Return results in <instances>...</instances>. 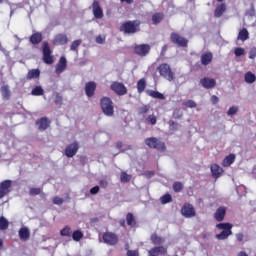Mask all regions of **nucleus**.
<instances>
[{"instance_id": "f257e3e1", "label": "nucleus", "mask_w": 256, "mask_h": 256, "mask_svg": "<svg viewBox=\"0 0 256 256\" xmlns=\"http://www.w3.org/2000/svg\"><path fill=\"white\" fill-rule=\"evenodd\" d=\"M141 21L133 20L126 21L120 26V31L126 35H134V33H139L141 31Z\"/></svg>"}, {"instance_id": "f03ea898", "label": "nucleus", "mask_w": 256, "mask_h": 256, "mask_svg": "<svg viewBox=\"0 0 256 256\" xmlns=\"http://www.w3.org/2000/svg\"><path fill=\"white\" fill-rule=\"evenodd\" d=\"M216 228L222 230L221 233L216 234L218 241H225V239H229L233 235V224L229 222L219 223L216 225Z\"/></svg>"}, {"instance_id": "7ed1b4c3", "label": "nucleus", "mask_w": 256, "mask_h": 256, "mask_svg": "<svg viewBox=\"0 0 256 256\" xmlns=\"http://www.w3.org/2000/svg\"><path fill=\"white\" fill-rule=\"evenodd\" d=\"M100 107L106 117H113L115 115V106H113V100L104 96L100 99Z\"/></svg>"}, {"instance_id": "20e7f679", "label": "nucleus", "mask_w": 256, "mask_h": 256, "mask_svg": "<svg viewBox=\"0 0 256 256\" xmlns=\"http://www.w3.org/2000/svg\"><path fill=\"white\" fill-rule=\"evenodd\" d=\"M145 145L150 149H156V151H160L161 153H165L167 151V146L165 142L159 140L157 137H149L145 139Z\"/></svg>"}, {"instance_id": "39448f33", "label": "nucleus", "mask_w": 256, "mask_h": 256, "mask_svg": "<svg viewBox=\"0 0 256 256\" xmlns=\"http://www.w3.org/2000/svg\"><path fill=\"white\" fill-rule=\"evenodd\" d=\"M157 71L160 77L166 79V81H174L175 80V73L171 69V66L167 63H162L157 67Z\"/></svg>"}, {"instance_id": "423d86ee", "label": "nucleus", "mask_w": 256, "mask_h": 256, "mask_svg": "<svg viewBox=\"0 0 256 256\" xmlns=\"http://www.w3.org/2000/svg\"><path fill=\"white\" fill-rule=\"evenodd\" d=\"M53 51H51V47L49 46V42H43L42 45V61L46 65H53L55 63V58L51 55Z\"/></svg>"}, {"instance_id": "0eeeda50", "label": "nucleus", "mask_w": 256, "mask_h": 256, "mask_svg": "<svg viewBox=\"0 0 256 256\" xmlns=\"http://www.w3.org/2000/svg\"><path fill=\"white\" fill-rule=\"evenodd\" d=\"M170 41L173 43V45H177V47H187V45H189V40H187L185 37H182L177 32H172L170 34Z\"/></svg>"}, {"instance_id": "6e6552de", "label": "nucleus", "mask_w": 256, "mask_h": 256, "mask_svg": "<svg viewBox=\"0 0 256 256\" xmlns=\"http://www.w3.org/2000/svg\"><path fill=\"white\" fill-rule=\"evenodd\" d=\"M111 91L115 93L116 95H119L120 97H123V95H127V87L124 86L123 83L114 81L110 85Z\"/></svg>"}, {"instance_id": "1a4fd4ad", "label": "nucleus", "mask_w": 256, "mask_h": 256, "mask_svg": "<svg viewBox=\"0 0 256 256\" xmlns=\"http://www.w3.org/2000/svg\"><path fill=\"white\" fill-rule=\"evenodd\" d=\"M102 239L106 245L115 246L119 243V236L113 232H105Z\"/></svg>"}, {"instance_id": "9d476101", "label": "nucleus", "mask_w": 256, "mask_h": 256, "mask_svg": "<svg viewBox=\"0 0 256 256\" xmlns=\"http://www.w3.org/2000/svg\"><path fill=\"white\" fill-rule=\"evenodd\" d=\"M134 53L138 57H147L151 53V45L149 44H139L134 46Z\"/></svg>"}, {"instance_id": "9b49d317", "label": "nucleus", "mask_w": 256, "mask_h": 256, "mask_svg": "<svg viewBox=\"0 0 256 256\" xmlns=\"http://www.w3.org/2000/svg\"><path fill=\"white\" fill-rule=\"evenodd\" d=\"M181 213L183 217H186V219H191V217H195L197 213L195 212V207H193L190 203H185L181 208Z\"/></svg>"}, {"instance_id": "f8f14e48", "label": "nucleus", "mask_w": 256, "mask_h": 256, "mask_svg": "<svg viewBox=\"0 0 256 256\" xmlns=\"http://www.w3.org/2000/svg\"><path fill=\"white\" fill-rule=\"evenodd\" d=\"M36 127L38 128V131H47L49 127H51V121L47 117H41L35 122Z\"/></svg>"}, {"instance_id": "ddd939ff", "label": "nucleus", "mask_w": 256, "mask_h": 256, "mask_svg": "<svg viewBox=\"0 0 256 256\" xmlns=\"http://www.w3.org/2000/svg\"><path fill=\"white\" fill-rule=\"evenodd\" d=\"M13 185V181L11 180H4L0 183V199L9 195L11 191V186Z\"/></svg>"}, {"instance_id": "4468645a", "label": "nucleus", "mask_w": 256, "mask_h": 256, "mask_svg": "<svg viewBox=\"0 0 256 256\" xmlns=\"http://www.w3.org/2000/svg\"><path fill=\"white\" fill-rule=\"evenodd\" d=\"M79 151V142L74 141L65 148V155L68 158L75 157Z\"/></svg>"}, {"instance_id": "2eb2a0df", "label": "nucleus", "mask_w": 256, "mask_h": 256, "mask_svg": "<svg viewBox=\"0 0 256 256\" xmlns=\"http://www.w3.org/2000/svg\"><path fill=\"white\" fill-rule=\"evenodd\" d=\"M52 43L55 46L67 45V43H69V37H67V34L63 33L56 34L52 40Z\"/></svg>"}, {"instance_id": "dca6fc26", "label": "nucleus", "mask_w": 256, "mask_h": 256, "mask_svg": "<svg viewBox=\"0 0 256 256\" xmlns=\"http://www.w3.org/2000/svg\"><path fill=\"white\" fill-rule=\"evenodd\" d=\"M92 11L95 19H103V8H101V4H99L98 0H94L92 3Z\"/></svg>"}, {"instance_id": "f3484780", "label": "nucleus", "mask_w": 256, "mask_h": 256, "mask_svg": "<svg viewBox=\"0 0 256 256\" xmlns=\"http://www.w3.org/2000/svg\"><path fill=\"white\" fill-rule=\"evenodd\" d=\"M200 85H202L204 89H214V87L217 86V81L214 78L204 77L200 79Z\"/></svg>"}, {"instance_id": "a211bd4d", "label": "nucleus", "mask_w": 256, "mask_h": 256, "mask_svg": "<svg viewBox=\"0 0 256 256\" xmlns=\"http://www.w3.org/2000/svg\"><path fill=\"white\" fill-rule=\"evenodd\" d=\"M159 255H167V248L164 246H156L151 248L148 251V256H159Z\"/></svg>"}, {"instance_id": "6ab92c4d", "label": "nucleus", "mask_w": 256, "mask_h": 256, "mask_svg": "<svg viewBox=\"0 0 256 256\" xmlns=\"http://www.w3.org/2000/svg\"><path fill=\"white\" fill-rule=\"evenodd\" d=\"M95 91H97V83L90 81L85 85V93L86 97H93L95 95Z\"/></svg>"}, {"instance_id": "aec40b11", "label": "nucleus", "mask_w": 256, "mask_h": 256, "mask_svg": "<svg viewBox=\"0 0 256 256\" xmlns=\"http://www.w3.org/2000/svg\"><path fill=\"white\" fill-rule=\"evenodd\" d=\"M225 215H227V208L225 206H220L214 213V219L221 223V221L225 219Z\"/></svg>"}, {"instance_id": "412c9836", "label": "nucleus", "mask_w": 256, "mask_h": 256, "mask_svg": "<svg viewBox=\"0 0 256 256\" xmlns=\"http://www.w3.org/2000/svg\"><path fill=\"white\" fill-rule=\"evenodd\" d=\"M67 69V58L65 57H60L58 63L56 64L55 71L57 75H61L63 71Z\"/></svg>"}, {"instance_id": "4be33fe9", "label": "nucleus", "mask_w": 256, "mask_h": 256, "mask_svg": "<svg viewBox=\"0 0 256 256\" xmlns=\"http://www.w3.org/2000/svg\"><path fill=\"white\" fill-rule=\"evenodd\" d=\"M210 171L214 179H219V177L223 175V168H221V166L215 163L210 166Z\"/></svg>"}, {"instance_id": "5701e85b", "label": "nucleus", "mask_w": 256, "mask_h": 256, "mask_svg": "<svg viewBox=\"0 0 256 256\" xmlns=\"http://www.w3.org/2000/svg\"><path fill=\"white\" fill-rule=\"evenodd\" d=\"M201 65L207 66L213 63V53L212 52H205L201 55L200 58Z\"/></svg>"}, {"instance_id": "b1692460", "label": "nucleus", "mask_w": 256, "mask_h": 256, "mask_svg": "<svg viewBox=\"0 0 256 256\" xmlns=\"http://www.w3.org/2000/svg\"><path fill=\"white\" fill-rule=\"evenodd\" d=\"M29 41L32 45H39V43H41V41H43V33H41V32L33 33L30 36Z\"/></svg>"}, {"instance_id": "393cba45", "label": "nucleus", "mask_w": 256, "mask_h": 256, "mask_svg": "<svg viewBox=\"0 0 256 256\" xmlns=\"http://www.w3.org/2000/svg\"><path fill=\"white\" fill-rule=\"evenodd\" d=\"M0 93L4 101H9V99H11V89L9 88V85L1 86Z\"/></svg>"}, {"instance_id": "a878e982", "label": "nucleus", "mask_w": 256, "mask_h": 256, "mask_svg": "<svg viewBox=\"0 0 256 256\" xmlns=\"http://www.w3.org/2000/svg\"><path fill=\"white\" fill-rule=\"evenodd\" d=\"M225 11H227V5L225 3L217 5L214 10V17H223V13H225Z\"/></svg>"}, {"instance_id": "bb28decb", "label": "nucleus", "mask_w": 256, "mask_h": 256, "mask_svg": "<svg viewBox=\"0 0 256 256\" xmlns=\"http://www.w3.org/2000/svg\"><path fill=\"white\" fill-rule=\"evenodd\" d=\"M19 238L21 241H29V237H31V233L29 232V228L27 227H22L19 230Z\"/></svg>"}, {"instance_id": "cd10ccee", "label": "nucleus", "mask_w": 256, "mask_h": 256, "mask_svg": "<svg viewBox=\"0 0 256 256\" xmlns=\"http://www.w3.org/2000/svg\"><path fill=\"white\" fill-rule=\"evenodd\" d=\"M41 76V71L39 69H31L28 71L26 75V79L31 81V79H39Z\"/></svg>"}, {"instance_id": "c85d7f7f", "label": "nucleus", "mask_w": 256, "mask_h": 256, "mask_svg": "<svg viewBox=\"0 0 256 256\" xmlns=\"http://www.w3.org/2000/svg\"><path fill=\"white\" fill-rule=\"evenodd\" d=\"M126 223L128 227H131L132 229L134 227H137V220L135 219V216L133 215V213L129 212L126 215Z\"/></svg>"}, {"instance_id": "c756f323", "label": "nucleus", "mask_w": 256, "mask_h": 256, "mask_svg": "<svg viewBox=\"0 0 256 256\" xmlns=\"http://www.w3.org/2000/svg\"><path fill=\"white\" fill-rule=\"evenodd\" d=\"M235 163V154H229L222 161V167H231Z\"/></svg>"}, {"instance_id": "7c9ffc66", "label": "nucleus", "mask_w": 256, "mask_h": 256, "mask_svg": "<svg viewBox=\"0 0 256 256\" xmlns=\"http://www.w3.org/2000/svg\"><path fill=\"white\" fill-rule=\"evenodd\" d=\"M150 241L154 244V245H163V243H165V238L157 235V234H152L150 237Z\"/></svg>"}, {"instance_id": "2f4dec72", "label": "nucleus", "mask_w": 256, "mask_h": 256, "mask_svg": "<svg viewBox=\"0 0 256 256\" xmlns=\"http://www.w3.org/2000/svg\"><path fill=\"white\" fill-rule=\"evenodd\" d=\"M237 39L239 41H247V39H249V31H247L246 28H243L240 30Z\"/></svg>"}, {"instance_id": "473e14b6", "label": "nucleus", "mask_w": 256, "mask_h": 256, "mask_svg": "<svg viewBox=\"0 0 256 256\" xmlns=\"http://www.w3.org/2000/svg\"><path fill=\"white\" fill-rule=\"evenodd\" d=\"M144 123H146V125H157V116H155V114L149 115L144 118Z\"/></svg>"}, {"instance_id": "72a5a7b5", "label": "nucleus", "mask_w": 256, "mask_h": 256, "mask_svg": "<svg viewBox=\"0 0 256 256\" xmlns=\"http://www.w3.org/2000/svg\"><path fill=\"white\" fill-rule=\"evenodd\" d=\"M148 95H149V97H152L153 99H161V100L165 99V95H163L161 92L155 91V90H150L148 92Z\"/></svg>"}, {"instance_id": "f704fd0d", "label": "nucleus", "mask_w": 256, "mask_h": 256, "mask_svg": "<svg viewBox=\"0 0 256 256\" xmlns=\"http://www.w3.org/2000/svg\"><path fill=\"white\" fill-rule=\"evenodd\" d=\"M165 15H163V13H155L152 16V23L154 25H159V23L162 21V19H164Z\"/></svg>"}, {"instance_id": "c9c22d12", "label": "nucleus", "mask_w": 256, "mask_h": 256, "mask_svg": "<svg viewBox=\"0 0 256 256\" xmlns=\"http://www.w3.org/2000/svg\"><path fill=\"white\" fill-rule=\"evenodd\" d=\"M73 231L69 225H66L63 229L60 230L61 237H71Z\"/></svg>"}, {"instance_id": "e433bc0d", "label": "nucleus", "mask_w": 256, "mask_h": 256, "mask_svg": "<svg viewBox=\"0 0 256 256\" xmlns=\"http://www.w3.org/2000/svg\"><path fill=\"white\" fill-rule=\"evenodd\" d=\"M246 83L252 84L256 81V76L253 72H247L244 76Z\"/></svg>"}, {"instance_id": "4c0bfd02", "label": "nucleus", "mask_w": 256, "mask_h": 256, "mask_svg": "<svg viewBox=\"0 0 256 256\" xmlns=\"http://www.w3.org/2000/svg\"><path fill=\"white\" fill-rule=\"evenodd\" d=\"M44 93H45V90H43V87L41 86H36L31 91V95H34V97H39L41 95H44Z\"/></svg>"}, {"instance_id": "58836bf2", "label": "nucleus", "mask_w": 256, "mask_h": 256, "mask_svg": "<svg viewBox=\"0 0 256 256\" xmlns=\"http://www.w3.org/2000/svg\"><path fill=\"white\" fill-rule=\"evenodd\" d=\"M6 229H9V220H7V218L1 216L0 217V231H5Z\"/></svg>"}, {"instance_id": "ea45409f", "label": "nucleus", "mask_w": 256, "mask_h": 256, "mask_svg": "<svg viewBox=\"0 0 256 256\" xmlns=\"http://www.w3.org/2000/svg\"><path fill=\"white\" fill-rule=\"evenodd\" d=\"M145 87H147V83L145 82V78H142L137 82L138 93H143V91H145Z\"/></svg>"}, {"instance_id": "a19ab883", "label": "nucleus", "mask_w": 256, "mask_h": 256, "mask_svg": "<svg viewBox=\"0 0 256 256\" xmlns=\"http://www.w3.org/2000/svg\"><path fill=\"white\" fill-rule=\"evenodd\" d=\"M149 109H151L149 105H142L137 109V114L140 116L147 115V113H149Z\"/></svg>"}, {"instance_id": "79ce46f5", "label": "nucleus", "mask_w": 256, "mask_h": 256, "mask_svg": "<svg viewBox=\"0 0 256 256\" xmlns=\"http://www.w3.org/2000/svg\"><path fill=\"white\" fill-rule=\"evenodd\" d=\"M235 237H236L237 243H240L241 245L247 242V237L245 236V234H243V232L236 233Z\"/></svg>"}, {"instance_id": "37998d69", "label": "nucleus", "mask_w": 256, "mask_h": 256, "mask_svg": "<svg viewBox=\"0 0 256 256\" xmlns=\"http://www.w3.org/2000/svg\"><path fill=\"white\" fill-rule=\"evenodd\" d=\"M73 241L79 242L83 237V232L81 230H75L71 234Z\"/></svg>"}, {"instance_id": "c03bdc74", "label": "nucleus", "mask_w": 256, "mask_h": 256, "mask_svg": "<svg viewBox=\"0 0 256 256\" xmlns=\"http://www.w3.org/2000/svg\"><path fill=\"white\" fill-rule=\"evenodd\" d=\"M120 181L121 183H129L131 181V175L127 174V172H121Z\"/></svg>"}, {"instance_id": "a18cd8bd", "label": "nucleus", "mask_w": 256, "mask_h": 256, "mask_svg": "<svg viewBox=\"0 0 256 256\" xmlns=\"http://www.w3.org/2000/svg\"><path fill=\"white\" fill-rule=\"evenodd\" d=\"M82 41L81 40H75L72 42L71 46H70V51H75L76 53H78V49L79 46L81 45Z\"/></svg>"}, {"instance_id": "49530a36", "label": "nucleus", "mask_w": 256, "mask_h": 256, "mask_svg": "<svg viewBox=\"0 0 256 256\" xmlns=\"http://www.w3.org/2000/svg\"><path fill=\"white\" fill-rule=\"evenodd\" d=\"M162 205H167V203H171L173 201V198L171 197V194H165L160 199Z\"/></svg>"}, {"instance_id": "de8ad7c7", "label": "nucleus", "mask_w": 256, "mask_h": 256, "mask_svg": "<svg viewBox=\"0 0 256 256\" xmlns=\"http://www.w3.org/2000/svg\"><path fill=\"white\" fill-rule=\"evenodd\" d=\"M183 107H188V109H195L197 107V103L193 100H187L182 103Z\"/></svg>"}, {"instance_id": "09e8293b", "label": "nucleus", "mask_w": 256, "mask_h": 256, "mask_svg": "<svg viewBox=\"0 0 256 256\" xmlns=\"http://www.w3.org/2000/svg\"><path fill=\"white\" fill-rule=\"evenodd\" d=\"M173 190L175 193H181L183 191V184L181 182H175L173 184Z\"/></svg>"}, {"instance_id": "8fccbe9b", "label": "nucleus", "mask_w": 256, "mask_h": 256, "mask_svg": "<svg viewBox=\"0 0 256 256\" xmlns=\"http://www.w3.org/2000/svg\"><path fill=\"white\" fill-rule=\"evenodd\" d=\"M29 195L35 197V195H41V188H30Z\"/></svg>"}, {"instance_id": "3c124183", "label": "nucleus", "mask_w": 256, "mask_h": 256, "mask_svg": "<svg viewBox=\"0 0 256 256\" xmlns=\"http://www.w3.org/2000/svg\"><path fill=\"white\" fill-rule=\"evenodd\" d=\"M168 125L170 131H177V127H179V124L173 120H169Z\"/></svg>"}, {"instance_id": "603ef678", "label": "nucleus", "mask_w": 256, "mask_h": 256, "mask_svg": "<svg viewBox=\"0 0 256 256\" xmlns=\"http://www.w3.org/2000/svg\"><path fill=\"white\" fill-rule=\"evenodd\" d=\"M234 55L236 57H241V56L245 55V49L241 48V47L236 48L234 51Z\"/></svg>"}, {"instance_id": "864d4df0", "label": "nucleus", "mask_w": 256, "mask_h": 256, "mask_svg": "<svg viewBox=\"0 0 256 256\" xmlns=\"http://www.w3.org/2000/svg\"><path fill=\"white\" fill-rule=\"evenodd\" d=\"M172 117L173 119H181V117H183V112H181L179 109H176L174 110Z\"/></svg>"}, {"instance_id": "5fc2aeb1", "label": "nucleus", "mask_w": 256, "mask_h": 256, "mask_svg": "<svg viewBox=\"0 0 256 256\" xmlns=\"http://www.w3.org/2000/svg\"><path fill=\"white\" fill-rule=\"evenodd\" d=\"M237 111H239V107L237 106H232L229 108L227 111V115H237Z\"/></svg>"}, {"instance_id": "6e6d98bb", "label": "nucleus", "mask_w": 256, "mask_h": 256, "mask_svg": "<svg viewBox=\"0 0 256 256\" xmlns=\"http://www.w3.org/2000/svg\"><path fill=\"white\" fill-rule=\"evenodd\" d=\"M53 204L54 205H63V198H60L59 196L54 197Z\"/></svg>"}, {"instance_id": "4d7b16f0", "label": "nucleus", "mask_w": 256, "mask_h": 256, "mask_svg": "<svg viewBox=\"0 0 256 256\" xmlns=\"http://www.w3.org/2000/svg\"><path fill=\"white\" fill-rule=\"evenodd\" d=\"M99 185L102 189H107V187H109V182L107 180H100Z\"/></svg>"}, {"instance_id": "13d9d810", "label": "nucleus", "mask_w": 256, "mask_h": 256, "mask_svg": "<svg viewBox=\"0 0 256 256\" xmlns=\"http://www.w3.org/2000/svg\"><path fill=\"white\" fill-rule=\"evenodd\" d=\"M99 186H94L90 189V195H97L99 193Z\"/></svg>"}, {"instance_id": "bf43d9fd", "label": "nucleus", "mask_w": 256, "mask_h": 256, "mask_svg": "<svg viewBox=\"0 0 256 256\" xmlns=\"http://www.w3.org/2000/svg\"><path fill=\"white\" fill-rule=\"evenodd\" d=\"M96 43H98L99 45H103V43H105V38L101 35L97 36Z\"/></svg>"}, {"instance_id": "052dcab7", "label": "nucleus", "mask_w": 256, "mask_h": 256, "mask_svg": "<svg viewBox=\"0 0 256 256\" xmlns=\"http://www.w3.org/2000/svg\"><path fill=\"white\" fill-rule=\"evenodd\" d=\"M0 51L3 53L6 57H9V51L3 47V44L0 42Z\"/></svg>"}, {"instance_id": "680f3d73", "label": "nucleus", "mask_w": 256, "mask_h": 256, "mask_svg": "<svg viewBox=\"0 0 256 256\" xmlns=\"http://www.w3.org/2000/svg\"><path fill=\"white\" fill-rule=\"evenodd\" d=\"M127 256H139V251L137 250H128Z\"/></svg>"}, {"instance_id": "e2e57ef3", "label": "nucleus", "mask_w": 256, "mask_h": 256, "mask_svg": "<svg viewBox=\"0 0 256 256\" xmlns=\"http://www.w3.org/2000/svg\"><path fill=\"white\" fill-rule=\"evenodd\" d=\"M255 57H256V48H252L249 51V59H255Z\"/></svg>"}, {"instance_id": "0e129e2a", "label": "nucleus", "mask_w": 256, "mask_h": 256, "mask_svg": "<svg viewBox=\"0 0 256 256\" xmlns=\"http://www.w3.org/2000/svg\"><path fill=\"white\" fill-rule=\"evenodd\" d=\"M211 103H213V105H217L219 103V97H217L216 95L211 96L210 98Z\"/></svg>"}, {"instance_id": "69168bd1", "label": "nucleus", "mask_w": 256, "mask_h": 256, "mask_svg": "<svg viewBox=\"0 0 256 256\" xmlns=\"http://www.w3.org/2000/svg\"><path fill=\"white\" fill-rule=\"evenodd\" d=\"M54 103H56V105H61L63 103V97L57 95L54 100Z\"/></svg>"}, {"instance_id": "338daca9", "label": "nucleus", "mask_w": 256, "mask_h": 256, "mask_svg": "<svg viewBox=\"0 0 256 256\" xmlns=\"http://www.w3.org/2000/svg\"><path fill=\"white\" fill-rule=\"evenodd\" d=\"M167 49H169V46H167V45H164V46L162 47V50H161V55H162V56L165 55V53H167Z\"/></svg>"}, {"instance_id": "774afa93", "label": "nucleus", "mask_w": 256, "mask_h": 256, "mask_svg": "<svg viewBox=\"0 0 256 256\" xmlns=\"http://www.w3.org/2000/svg\"><path fill=\"white\" fill-rule=\"evenodd\" d=\"M238 256H249V255H248L247 252H245V251H240V252L238 253Z\"/></svg>"}]
</instances>
